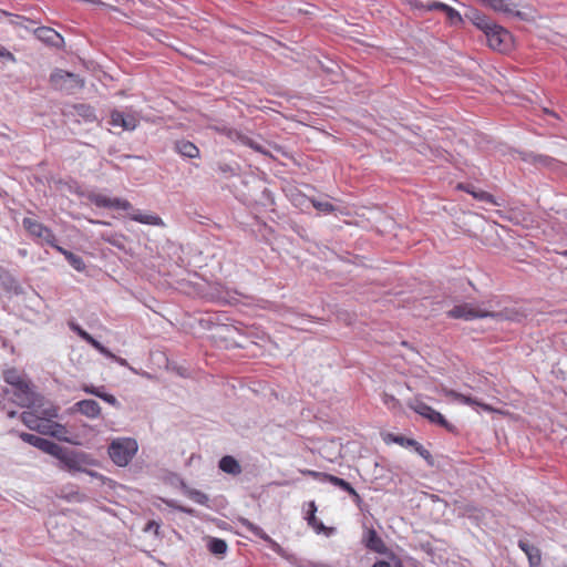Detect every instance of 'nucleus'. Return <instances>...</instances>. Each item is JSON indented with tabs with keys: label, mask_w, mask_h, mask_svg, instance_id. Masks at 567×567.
Segmentation results:
<instances>
[{
	"label": "nucleus",
	"mask_w": 567,
	"mask_h": 567,
	"mask_svg": "<svg viewBox=\"0 0 567 567\" xmlns=\"http://www.w3.org/2000/svg\"><path fill=\"white\" fill-rule=\"evenodd\" d=\"M219 468L230 475H239L241 473V466L239 462L231 455H225L219 460Z\"/></svg>",
	"instance_id": "obj_22"
},
{
	"label": "nucleus",
	"mask_w": 567,
	"mask_h": 567,
	"mask_svg": "<svg viewBox=\"0 0 567 567\" xmlns=\"http://www.w3.org/2000/svg\"><path fill=\"white\" fill-rule=\"evenodd\" d=\"M302 473L306 475H309L316 480H320L322 482H328V478L326 476H333L332 474H329V473H322V472H317V471H311V470L305 471Z\"/></svg>",
	"instance_id": "obj_44"
},
{
	"label": "nucleus",
	"mask_w": 567,
	"mask_h": 567,
	"mask_svg": "<svg viewBox=\"0 0 567 567\" xmlns=\"http://www.w3.org/2000/svg\"><path fill=\"white\" fill-rule=\"evenodd\" d=\"M87 342H89L92 347H94L99 352H100V351H103L102 349H103V347H104V346H103L101 342H99L97 340H95L92 336H91V338L87 340Z\"/></svg>",
	"instance_id": "obj_55"
},
{
	"label": "nucleus",
	"mask_w": 567,
	"mask_h": 567,
	"mask_svg": "<svg viewBox=\"0 0 567 567\" xmlns=\"http://www.w3.org/2000/svg\"><path fill=\"white\" fill-rule=\"evenodd\" d=\"M311 203H312V206L317 210L324 213V214H330L336 210V207L329 202H321V200L312 199Z\"/></svg>",
	"instance_id": "obj_39"
},
{
	"label": "nucleus",
	"mask_w": 567,
	"mask_h": 567,
	"mask_svg": "<svg viewBox=\"0 0 567 567\" xmlns=\"http://www.w3.org/2000/svg\"><path fill=\"white\" fill-rule=\"evenodd\" d=\"M13 395L14 402L20 406H30L34 402V394L25 381L14 386Z\"/></svg>",
	"instance_id": "obj_15"
},
{
	"label": "nucleus",
	"mask_w": 567,
	"mask_h": 567,
	"mask_svg": "<svg viewBox=\"0 0 567 567\" xmlns=\"http://www.w3.org/2000/svg\"><path fill=\"white\" fill-rule=\"evenodd\" d=\"M3 380L12 385L13 388L16 385H19L24 380L19 375L18 371L16 369H8L3 372Z\"/></svg>",
	"instance_id": "obj_35"
},
{
	"label": "nucleus",
	"mask_w": 567,
	"mask_h": 567,
	"mask_svg": "<svg viewBox=\"0 0 567 567\" xmlns=\"http://www.w3.org/2000/svg\"><path fill=\"white\" fill-rule=\"evenodd\" d=\"M372 567H392V565L389 561L385 560H377ZM395 567H402V563L400 559L396 560Z\"/></svg>",
	"instance_id": "obj_52"
},
{
	"label": "nucleus",
	"mask_w": 567,
	"mask_h": 567,
	"mask_svg": "<svg viewBox=\"0 0 567 567\" xmlns=\"http://www.w3.org/2000/svg\"><path fill=\"white\" fill-rule=\"evenodd\" d=\"M114 360H115L116 362H118V363H120L121 365H123V367H128V362H127L125 359H123V358H117V357H115V359H114Z\"/></svg>",
	"instance_id": "obj_62"
},
{
	"label": "nucleus",
	"mask_w": 567,
	"mask_h": 567,
	"mask_svg": "<svg viewBox=\"0 0 567 567\" xmlns=\"http://www.w3.org/2000/svg\"><path fill=\"white\" fill-rule=\"evenodd\" d=\"M97 398H100L101 400H103L104 402L111 404L112 406H114L116 409L121 408L120 401L113 394L106 393L104 391V386H102V389L100 391V395H97Z\"/></svg>",
	"instance_id": "obj_40"
},
{
	"label": "nucleus",
	"mask_w": 567,
	"mask_h": 567,
	"mask_svg": "<svg viewBox=\"0 0 567 567\" xmlns=\"http://www.w3.org/2000/svg\"><path fill=\"white\" fill-rule=\"evenodd\" d=\"M71 328H72L73 331H75L86 342L91 338V334L87 333L85 330H83L81 327H79L76 324H71Z\"/></svg>",
	"instance_id": "obj_49"
},
{
	"label": "nucleus",
	"mask_w": 567,
	"mask_h": 567,
	"mask_svg": "<svg viewBox=\"0 0 567 567\" xmlns=\"http://www.w3.org/2000/svg\"><path fill=\"white\" fill-rule=\"evenodd\" d=\"M328 478V483L332 484L333 486L340 488L343 491V493H348L358 508L362 509L363 499L362 497L357 493V491L352 487V485L347 482L346 480L338 477V476H326Z\"/></svg>",
	"instance_id": "obj_13"
},
{
	"label": "nucleus",
	"mask_w": 567,
	"mask_h": 567,
	"mask_svg": "<svg viewBox=\"0 0 567 567\" xmlns=\"http://www.w3.org/2000/svg\"><path fill=\"white\" fill-rule=\"evenodd\" d=\"M518 547L525 553L530 567H538L542 563V554L538 547L534 546L526 539H519Z\"/></svg>",
	"instance_id": "obj_17"
},
{
	"label": "nucleus",
	"mask_w": 567,
	"mask_h": 567,
	"mask_svg": "<svg viewBox=\"0 0 567 567\" xmlns=\"http://www.w3.org/2000/svg\"><path fill=\"white\" fill-rule=\"evenodd\" d=\"M138 449L137 442L131 437L114 440L109 446V455L117 466H126Z\"/></svg>",
	"instance_id": "obj_3"
},
{
	"label": "nucleus",
	"mask_w": 567,
	"mask_h": 567,
	"mask_svg": "<svg viewBox=\"0 0 567 567\" xmlns=\"http://www.w3.org/2000/svg\"><path fill=\"white\" fill-rule=\"evenodd\" d=\"M102 350L103 351H100V353H102L103 355H105L107 358L115 359L116 355H114L107 348L103 347Z\"/></svg>",
	"instance_id": "obj_59"
},
{
	"label": "nucleus",
	"mask_w": 567,
	"mask_h": 567,
	"mask_svg": "<svg viewBox=\"0 0 567 567\" xmlns=\"http://www.w3.org/2000/svg\"><path fill=\"white\" fill-rule=\"evenodd\" d=\"M35 447L44 453L52 455V456H55V454L58 452H60L59 444H56L53 441H50L48 439H44V437H40Z\"/></svg>",
	"instance_id": "obj_31"
},
{
	"label": "nucleus",
	"mask_w": 567,
	"mask_h": 567,
	"mask_svg": "<svg viewBox=\"0 0 567 567\" xmlns=\"http://www.w3.org/2000/svg\"><path fill=\"white\" fill-rule=\"evenodd\" d=\"M73 409L90 419H96L101 415L100 404L92 399L81 400L76 402Z\"/></svg>",
	"instance_id": "obj_16"
},
{
	"label": "nucleus",
	"mask_w": 567,
	"mask_h": 567,
	"mask_svg": "<svg viewBox=\"0 0 567 567\" xmlns=\"http://www.w3.org/2000/svg\"><path fill=\"white\" fill-rule=\"evenodd\" d=\"M101 389H102V386H94V385H85L83 388L84 392L92 394L94 396L100 395Z\"/></svg>",
	"instance_id": "obj_53"
},
{
	"label": "nucleus",
	"mask_w": 567,
	"mask_h": 567,
	"mask_svg": "<svg viewBox=\"0 0 567 567\" xmlns=\"http://www.w3.org/2000/svg\"><path fill=\"white\" fill-rule=\"evenodd\" d=\"M102 239L110 245L124 250L125 249V240L126 237L122 234L112 233V234H102Z\"/></svg>",
	"instance_id": "obj_30"
},
{
	"label": "nucleus",
	"mask_w": 567,
	"mask_h": 567,
	"mask_svg": "<svg viewBox=\"0 0 567 567\" xmlns=\"http://www.w3.org/2000/svg\"><path fill=\"white\" fill-rule=\"evenodd\" d=\"M207 549L215 556H224L227 553V543L217 537L207 538Z\"/></svg>",
	"instance_id": "obj_25"
},
{
	"label": "nucleus",
	"mask_w": 567,
	"mask_h": 567,
	"mask_svg": "<svg viewBox=\"0 0 567 567\" xmlns=\"http://www.w3.org/2000/svg\"><path fill=\"white\" fill-rule=\"evenodd\" d=\"M174 150L187 158H196L199 156V148L194 143L186 140L176 141Z\"/></svg>",
	"instance_id": "obj_21"
},
{
	"label": "nucleus",
	"mask_w": 567,
	"mask_h": 567,
	"mask_svg": "<svg viewBox=\"0 0 567 567\" xmlns=\"http://www.w3.org/2000/svg\"><path fill=\"white\" fill-rule=\"evenodd\" d=\"M429 421L444 427L449 433H456L457 429L454 424L450 423L439 411L434 410L429 415Z\"/></svg>",
	"instance_id": "obj_27"
},
{
	"label": "nucleus",
	"mask_w": 567,
	"mask_h": 567,
	"mask_svg": "<svg viewBox=\"0 0 567 567\" xmlns=\"http://www.w3.org/2000/svg\"><path fill=\"white\" fill-rule=\"evenodd\" d=\"M19 437H20L23 442H25V443H28V444H30V445H32V446H34V447H35V446H37V444H38V441L40 440V437H41V436H38V435H35V434H31V433H27V432H21V433L19 434Z\"/></svg>",
	"instance_id": "obj_43"
},
{
	"label": "nucleus",
	"mask_w": 567,
	"mask_h": 567,
	"mask_svg": "<svg viewBox=\"0 0 567 567\" xmlns=\"http://www.w3.org/2000/svg\"><path fill=\"white\" fill-rule=\"evenodd\" d=\"M131 219L141 224L163 226V219L158 215L134 213L130 215Z\"/></svg>",
	"instance_id": "obj_26"
},
{
	"label": "nucleus",
	"mask_w": 567,
	"mask_h": 567,
	"mask_svg": "<svg viewBox=\"0 0 567 567\" xmlns=\"http://www.w3.org/2000/svg\"><path fill=\"white\" fill-rule=\"evenodd\" d=\"M561 256L567 257V249L560 252Z\"/></svg>",
	"instance_id": "obj_64"
},
{
	"label": "nucleus",
	"mask_w": 567,
	"mask_h": 567,
	"mask_svg": "<svg viewBox=\"0 0 567 567\" xmlns=\"http://www.w3.org/2000/svg\"><path fill=\"white\" fill-rule=\"evenodd\" d=\"M22 225L32 237L39 238L40 240H42V243L53 248L58 246L55 235L50 228L44 226L42 223L25 217L22 220Z\"/></svg>",
	"instance_id": "obj_4"
},
{
	"label": "nucleus",
	"mask_w": 567,
	"mask_h": 567,
	"mask_svg": "<svg viewBox=\"0 0 567 567\" xmlns=\"http://www.w3.org/2000/svg\"><path fill=\"white\" fill-rule=\"evenodd\" d=\"M86 198L89 202L94 204L97 207L102 208H112V209H122V210H131L133 209L132 204L122 198H110L103 194L90 192L86 194Z\"/></svg>",
	"instance_id": "obj_6"
},
{
	"label": "nucleus",
	"mask_w": 567,
	"mask_h": 567,
	"mask_svg": "<svg viewBox=\"0 0 567 567\" xmlns=\"http://www.w3.org/2000/svg\"><path fill=\"white\" fill-rule=\"evenodd\" d=\"M291 228L297 231L301 238H305L306 237V229L302 227V226H298L296 224L291 225Z\"/></svg>",
	"instance_id": "obj_57"
},
{
	"label": "nucleus",
	"mask_w": 567,
	"mask_h": 567,
	"mask_svg": "<svg viewBox=\"0 0 567 567\" xmlns=\"http://www.w3.org/2000/svg\"><path fill=\"white\" fill-rule=\"evenodd\" d=\"M449 395L452 396L454 400L461 402V403H464V404H467V405H481L476 399L472 398V396H467V395H464L462 393H458L456 391H453L451 390L449 392Z\"/></svg>",
	"instance_id": "obj_38"
},
{
	"label": "nucleus",
	"mask_w": 567,
	"mask_h": 567,
	"mask_svg": "<svg viewBox=\"0 0 567 567\" xmlns=\"http://www.w3.org/2000/svg\"><path fill=\"white\" fill-rule=\"evenodd\" d=\"M310 527H312L317 534H321V533H324L327 536H330L334 533V527H327L323 525L322 522H319L317 518H316V522L312 523V524H308Z\"/></svg>",
	"instance_id": "obj_41"
},
{
	"label": "nucleus",
	"mask_w": 567,
	"mask_h": 567,
	"mask_svg": "<svg viewBox=\"0 0 567 567\" xmlns=\"http://www.w3.org/2000/svg\"><path fill=\"white\" fill-rule=\"evenodd\" d=\"M50 84L54 90L72 95L84 87L85 81L79 74L55 69L50 74Z\"/></svg>",
	"instance_id": "obj_2"
},
{
	"label": "nucleus",
	"mask_w": 567,
	"mask_h": 567,
	"mask_svg": "<svg viewBox=\"0 0 567 567\" xmlns=\"http://www.w3.org/2000/svg\"><path fill=\"white\" fill-rule=\"evenodd\" d=\"M226 137H228L233 142H238L241 145L248 146L258 153L266 154V151L262 147V145H260L259 143L254 141L251 137H249L248 135L244 134L243 132H240L236 128L230 127L229 131H227Z\"/></svg>",
	"instance_id": "obj_12"
},
{
	"label": "nucleus",
	"mask_w": 567,
	"mask_h": 567,
	"mask_svg": "<svg viewBox=\"0 0 567 567\" xmlns=\"http://www.w3.org/2000/svg\"><path fill=\"white\" fill-rule=\"evenodd\" d=\"M102 350L103 351H100V353H102L103 355H105L107 358L115 359L116 355H114L107 348L103 347Z\"/></svg>",
	"instance_id": "obj_60"
},
{
	"label": "nucleus",
	"mask_w": 567,
	"mask_h": 567,
	"mask_svg": "<svg viewBox=\"0 0 567 567\" xmlns=\"http://www.w3.org/2000/svg\"><path fill=\"white\" fill-rule=\"evenodd\" d=\"M383 403L390 409V410H396L401 408L400 401L392 394L384 393L383 394Z\"/></svg>",
	"instance_id": "obj_42"
},
{
	"label": "nucleus",
	"mask_w": 567,
	"mask_h": 567,
	"mask_svg": "<svg viewBox=\"0 0 567 567\" xmlns=\"http://www.w3.org/2000/svg\"><path fill=\"white\" fill-rule=\"evenodd\" d=\"M473 22L478 29L484 31L485 34L495 25L486 16L477 11L474 12Z\"/></svg>",
	"instance_id": "obj_32"
},
{
	"label": "nucleus",
	"mask_w": 567,
	"mask_h": 567,
	"mask_svg": "<svg viewBox=\"0 0 567 567\" xmlns=\"http://www.w3.org/2000/svg\"><path fill=\"white\" fill-rule=\"evenodd\" d=\"M66 432L68 431L64 425L54 423L52 425V431L50 432V434L60 441L71 442V440L65 436Z\"/></svg>",
	"instance_id": "obj_37"
},
{
	"label": "nucleus",
	"mask_w": 567,
	"mask_h": 567,
	"mask_svg": "<svg viewBox=\"0 0 567 567\" xmlns=\"http://www.w3.org/2000/svg\"><path fill=\"white\" fill-rule=\"evenodd\" d=\"M486 310L475 308L472 303L464 302L455 305L452 309L446 311V317L451 319H462L472 321L475 319L487 318Z\"/></svg>",
	"instance_id": "obj_5"
},
{
	"label": "nucleus",
	"mask_w": 567,
	"mask_h": 567,
	"mask_svg": "<svg viewBox=\"0 0 567 567\" xmlns=\"http://www.w3.org/2000/svg\"><path fill=\"white\" fill-rule=\"evenodd\" d=\"M239 522L241 526H244L248 532H250L256 537H259L266 542H272V539L265 533V530L261 527L251 523L249 519L240 518Z\"/></svg>",
	"instance_id": "obj_28"
},
{
	"label": "nucleus",
	"mask_w": 567,
	"mask_h": 567,
	"mask_svg": "<svg viewBox=\"0 0 567 567\" xmlns=\"http://www.w3.org/2000/svg\"><path fill=\"white\" fill-rule=\"evenodd\" d=\"M443 2L439 1H426L425 2V11H441L443 8Z\"/></svg>",
	"instance_id": "obj_47"
},
{
	"label": "nucleus",
	"mask_w": 567,
	"mask_h": 567,
	"mask_svg": "<svg viewBox=\"0 0 567 567\" xmlns=\"http://www.w3.org/2000/svg\"><path fill=\"white\" fill-rule=\"evenodd\" d=\"M33 33L37 39L56 49L61 48L64 43L62 35L50 27H39L33 30Z\"/></svg>",
	"instance_id": "obj_10"
},
{
	"label": "nucleus",
	"mask_w": 567,
	"mask_h": 567,
	"mask_svg": "<svg viewBox=\"0 0 567 567\" xmlns=\"http://www.w3.org/2000/svg\"><path fill=\"white\" fill-rule=\"evenodd\" d=\"M31 414H27V413H23L22 414V422L30 429H33L32 424H31Z\"/></svg>",
	"instance_id": "obj_58"
},
{
	"label": "nucleus",
	"mask_w": 567,
	"mask_h": 567,
	"mask_svg": "<svg viewBox=\"0 0 567 567\" xmlns=\"http://www.w3.org/2000/svg\"><path fill=\"white\" fill-rule=\"evenodd\" d=\"M262 196L267 199V202L272 205L275 203V199L272 197L271 192L268 188H265L262 190Z\"/></svg>",
	"instance_id": "obj_56"
},
{
	"label": "nucleus",
	"mask_w": 567,
	"mask_h": 567,
	"mask_svg": "<svg viewBox=\"0 0 567 567\" xmlns=\"http://www.w3.org/2000/svg\"><path fill=\"white\" fill-rule=\"evenodd\" d=\"M176 508H177L179 512H183V513H186V514H189V515H193V514H194V509L188 508V507H185V506H177Z\"/></svg>",
	"instance_id": "obj_61"
},
{
	"label": "nucleus",
	"mask_w": 567,
	"mask_h": 567,
	"mask_svg": "<svg viewBox=\"0 0 567 567\" xmlns=\"http://www.w3.org/2000/svg\"><path fill=\"white\" fill-rule=\"evenodd\" d=\"M441 11H443L446 14L449 21L452 24L462 23L463 19L461 17L460 12L457 10H455L454 8L444 3Z\"/></svg>",
	"instance_id": "obj_36"
},
{
	"label": "nucleus",
	"mask_w": 567,
	"mask_h": 567,
	"mask_svg": "<svg viewBox=\"0 0 567 567\" xmlns=\"http://www.w3.org/2000/svg\"><path fill=\"white\" fill-rule=\"evenodd\" d=\"M486 38L492 49L502 51L509 33L504 28L495 24L492 30L487 31Z\"/></svg>",
	"instance_id": "obj_14"
},
{
	"label": "nucleus",
	"mask_w": 567,
	"mask_h": 567,
	"mask_svg": "<svg viewBox=\"0 0 567 567\" xmlns=\"http://www.w3.org/2000/svg\"><path fill=\"white\" fill-rule=\"evenodd\" d=\"M516 153L519 159H522L525 163L532 164L538 168L545 167L555 169L559 165V161L548 155L536 154L529 151H516Z\"/></svg>",
	"instance_id": "obj_7"
},
{
	"label": "nucleus",
	"mask_w": 567,
	"mask_h": 567,
	"mask_svg": "<svg viewBox=\"0 0 567 567\" xmlns=\"http://www.w3.org/2000/svg\"><path fill=\"white\" fill-rule=\"evenodd\" d=\"M71 107L74 111L75 115L83 118V121L86 123H92L97 120L95 110L90 104L78 103V104H73Z\"/></svg>",
	"instance_id": "obj_23"
},
{
	"label": "nucleus",
	"mask_w": 567,
	"mask_h": 567,
	"mask_svg": "<svg viewBox=\"0 0 567 567\" xmlns=\"http://www.w3.org/2000/svg\"><path fill=\"white\" fill-rule=\"evenodd\" d=\"M394 443L401 446H413V450L426 462L429 466H434V457L422 444L414 439L406 437L404 435H391Z\"/></svg>",
	"instance_id": "obj_9"
},
{
	"label": "nucleus",
	"mask_w": 567,
	"mask_h": 567,
	"mask_svg": "<svg viewBox=\"0 0 567 567\" xmlns=\"http://www.w3.org/2000/svg\"><path fill=\"white\" fill-rule=\"evenodd\" d=\"M410 4L417 10H424L425 11V2L422 0H411Z\"/></svg>",
	"instance_id": "obj_54"
},
{
	"label": "nucleus",
	"mask_w": 567,
	"mask_h": 567,
	"mask_svg": "<svg viewBox=\"0 0 567 567\" xmlns=\"http://www.w3.org/2000/svg\"><path fill=\"white\" fill-rule=\"evenodd\" d=\"M65 499L69 502H78L81 503L85 499V495L81 494L80 492H71L65 496Z\"/></svg>",
	"instance_id": "obj_46"
},
{
	"label": "nucleus",
	"mask_w": 567,
	"mask_h": 567,
	"mask_svg": "<svg viewBox=\"0 0 567 567\" xmlns=\"http://www.w3.org/2000/svg\"><path fill=\"white\" fill-rule=\"evenodd\" d=\"M458 189L471 194L475 199L487 204L496 205L494 196L483 189L476 188L473 184H460Z\"/></svg>",
	"instance_id": "obj_19"
},
{
	"label": "nucleus",
	"mask_w": 567,
	"mask_h": 567,
	"mask_svg": "<svg viewBox=\"0 0 567 567\" xmlns=\"http://www.w3.org/2000/svg\"><path fill=\"white\" fill-rule=\"evenodd\" d=\"M0 59H4V60L11 61V62L16 61L14 55L10 51H8L4 47H1V45H0Z\"/></svg>",
	"instance_id": "obj_50"
},
{
	"label": "nucleus",
	"mask_w": 567,
	"mask_h": 567,
	"mask_svg": "<svg viewBox=\"0 0 567 567\" xmlns=\"http://www.w3.org/2000/svg\"><path fill=\"white\" fill-rule=\"evenodd\" d=\"M0 287L8 293L20 295L22 292L19 281L8 271L0 274Z\"/></svg>",
	"instance_id": "obj_20"
},
{
	"label": "nucleus",
	"mask_w": 567,
	"mask_h": 567,
	"mask_svg": "<svg viewBox=\"0 0 567 567\" xmlns=\"http://www.w3.org/2000/svg\"><path fill=\"white\" fill-rule=\"evenodd\" d=\"M409 406L414 412H416L421 416L425 417L426 420H429V415L434 411V409L432 406L427 405L426 403H424L422 401L410 402Z\"/></svg>",
	"instance_id": "obj_33"
},
{
	"label": "nucleus",
	"mask_w": 567,
	"mask_h": 567,
	"mask_svg": "<svg viewBox=\"0 0 567 567\" xmlns=\"http://www.w3.org/2000/svg\"><path fill=\"white\" fill-rule=\"evenodd\" d=\"M214 169L218 174H220L223 177L229 178V177L236 176L238 174L239 166L238 165H231V164L224 163V162H217L215 164V168Z\"/></svg>",
	"instance_id": "obj_29"
},
{
	"label": "nucleus",
	"mask_w": 567,
	"mask_h": 567,
	"mask_svg": "<svg viewBox=\"0 0 567 567\" xmlns=\"http://www.w3.org/2000/svg\"><path fill=\"white\" fill-rule=\"evenodd\" d=\"M487 315V318H493L496 320H507V321H515L520 322L523 319H525V315L516 309L513 308H505L501 311H487L485 312Z\"/></svg>",
	"instance_id": "obj_18"
},
{
	"label": "nucleus",
	"mask_w": 567,
	"mask_h": 567,
	"mask_svg": "<svg viewBox=\"0 0 567 567\" xmlns=\"http://www.w3.org/2000/svg\"><path fill=\"white\" fill-rule=\"evenodd\" d=\"M94 223H95V224H100V225H109V223L103 221V220H95Z\"/></svg>",
	"instance_id": "obj_63"
},
{
	"label": "nucleus",
	"mask_w": 567,
	"mask_h": 567,
	"mask_svg": "<svg viewBox=\"0 0 567 567\" xmlns=\"http://www.w3.org/2000/svg\"><path fill=\"white\" fill-rule=\"evenodd\" d=\"M56 251L62 254L68 262L76 270V271H84L85 270V262L83 258L80 255H76L70 250L64 249L61 246H55L54 248Z\"/></svg>",
	"instance_id": "obj_24"
},
{
	"label": "nucleus",
	"mask_w": 567,
	"mask_h": 567,
	"mask_svg": "<svg viewBox=\"0 0 567 567\" xmlns=\"http://www.w3.org/2000/svg\"><path fill=\"white\" fill-rule=\"evenodd\" d=\"M58 461V467L70 472H85L91 476H96L95 472L86 471V466L94 465V460L85 452L78 451L60 445V452L54 456Z\"/></svg>",
	"instance_id": "obj_1"
},
{
	"label": "nucleus",
	"mask_w": 567,
	"mask_h": 567,
	"mask_svg": "<svg viewBox=\"0 0 567 567\" xmlns=\"http://www.w3.org/2000/svg\"><path fill=\"white\" fill-rule=\"evenodd\" d=\"M309 511L307 513V516H306V519L308 522V524H312L316 522V512H317V506H316V503L313 501H311L309 504Z\"/></svg>",
	"instance_id": "obj_45"
},
{
	"label": "nucleus",
	"mask_w": 567,
	"mask_h": 567,
	"mask_svg": "<svg viewBox=\"0 0 567 567\" xmlns=\"http://www.w3.org/2000/svg\"><path fill=\"white\" fill-rule=\"evenodd\" d=\"M110 117H111L110 123L113 126H120L124 131H134L140 123L137 116L131 112L126 113L123 111L113 110L111 112Z\"/></svg>",
	"instance_id": "obj_8"
},
{
	"label": "nucleus",
	"mask_w": 567,
	"mask_h": 567,
	"mask_svg": "<svg viewBox=\"0 0 567 567\" xmlns=\"http://www.w3.org/2000/svg\"><path fill=\"white\" fill-rule=\"evenodd\" d=\"M210 127H212V130H214L218 134H221V135H225V136H227V131H229V128H230L226 124H216V125H213Z\"/></svg>",
	"instance_id": "obj_51"
},
{
	"label": "nucleus",
	"mask_w": 567,
	"mask_h": 567,
	"mask_svg": "<svg viewBox=\"0 0 567 567\" xmlns=\"http://www.w3.org/2000/svg\"><path fill=\"white\" fill-rule=\"evenodd\" d=\"M159 524L156 522V520H150L145 527H144V532H154L155 535H158V532H159Z\"/></svg>",
	"instance_id": "obj_48"
},
{
	"label": "nucleus",
	"mask_w": 567,
	"mask_h": 567,
	"mask_svg": "<svg viewBox=\"0 0 567 567\" xmlns=\"http://www.w3.org/2000/svg\"><path fill=\"white\" fill-rule=\"evenodd\" d=\"M364 546L378 554H388L389 549L374 528H368L363 535Z\"/></svg>",
	"instance_id": "obj_11"
},
{
	"label": "nucleus",
	"mask_w": 567,
	"mask_h": 567,
	"mask_svg": "<svg viewBox=\"0 0 567 567\" xmlns=\"http://www.w3.org/2000/svg\"><path fill=\"white\" fill-rule=\"evenodd\" d=\"M185 493L195 503H197L199 505H205V506L208 505V501H209L208 495L203 493L202 491L195 489V488H187Z\"/></svg>",
	"instance_id": "obj_34"
}]
</instances>
